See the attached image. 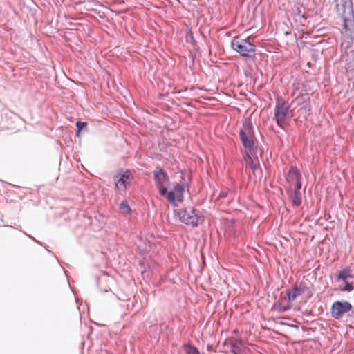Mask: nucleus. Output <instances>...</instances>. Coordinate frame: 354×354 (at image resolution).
Listing matches in <instances>:
<instances>
[{"label":"nucleus","mask_w":354,"mask_h":354,"mask_svg":"<svg viewBox=\"0 0 354 354\" xmlns=\"http://www.w3.org/2000/svg\"><path fill=\"white\" fill-rule=\"evenodd\" d=\"M154 184L160 195L165 198L173 206L177 207L183 201L184 185L175 183L173 189L168 191L171 182L168 174L162 169L153 171Z\"/></svg>","instance_id":"1"},{"label":"nucleus","mask_w":354,"mask_h":354,"mask_svg":"<svg viewBox=\"0 0 354 354\" xmlns=\"http://www.w3.org/2000/svg\"><path fill=\"white\" fill-rule=\"evenodd\" d=\"M239 138L244 147V158H250L257 152V140L254 127L250 119L246 118L239 132Z\"/></svg>","instance_id":"2"},{"label":"nucleus","mask_w":354,"mask_h":354,"mask_svg":"<svg viewBox=\"0 0 354 354\" xmlns=\"http://www.w3.org/2000/svg\"><path fill=\"white\" fill-rule=\"evenodd\" d=\"M337 12L344 21V28L348 35H354V19L351 0H335Z\"/></svg>","instance_id":"3"},{"label":"nucleus","mask_w":354,"mask_h":354,"mask_svg":"<svg viewBox=\"0 0 354 354\" xmlns=\"http://www.w3.org/2000/svg\"><path fill=\"white\" fill-rule=\"evenodd\" d=\"M292 117V113L290 109L288 102L278 97L276 100L274 115V120L280 128L285 129Z\"/></svg>","instance_id":"4"},{"label":"nucleus","mask_w":354,"mask_h":354,"mask_svg":"<svg viewBox=\"0 0 354 354\" xmlns=\"http://www.w3.org/2000/svg\"><path fill=\"white\" fill-rule=\"evenodd\" d=\"M174 214L186 225L197 226L203 221L201 212L196 209H180L174 211Z\"/></svg>","instance_id":"5"},{"label":"nucleus","mask_w":354,"mask_h":354,"mask_svg":"<svg viewBox=\"0 0 354 354\" xmlns=\"http://www.w3.org/2000/svg\"><path fill=\"white\" fill-rule=\"evenodd\" d=\"M231 46L234 50L241 56L250 59L254 55L255 46L247 39L234 37L231 41Z\"/></svg>","instance_id":"6"},{"label":"nucleus","mask_w":354,"mask_h":354,"mask_svg":"<svg viewBox=\"0 0 354 354\" xmlns=\"http://www.w3.org/2000/svg\"><path fill=\"white\" fill-rule=\"evenodd\" d=\"M352 308V305L348 301H335L331 307L332 317L335 319H340L343 315L350 311Z\"/></svg>","instance_id":"7"},{"label":"nucleus","mask_w":354,"mask_h":354,"mask_svg":"<svg viewBox=\"0 0 354 354\" xmlns=\"http://www.w3.org/2000/svg\"><path fill=\"white\" fill-rule=\"evenodd\" d=\"M353 279L354 276L352 274L351 270L344 269L339 271L337 276V280H341L344 283V286L340 288L341 290L351 292L354 289L353 284Z\"/></svg>","instance_id":"8"},{"label":"nucleus","mask_w":354,"mask_h":354,"mask_svg":"<svg viewBox=\"0 0 354 354\" xmlns=\"http://www.w3.org/2000/svg\"><path fill=\"white\" fill-rule=\"evenodd\" d=\"M131 178V174L129 170L121 171L115 174L113 178L116 188L122 191L125 190Z\"/></svg>","instance_id":"9"},{"label":"nucleus","mask_w":354,"mask_h":354,"mask_svg":"<svg viewBox=\"0 0 354 354\" xmlns=\"http://www.w3.org/2000/svg\"><path fill=\"white\" fill-rule=\"evenodd\" d=\"M308 290V286L305 282H300L299 286H295L293 288L292 292V299H295L297 297L302 295Z\"/></svg>","instance_id":"10"},{"label":"nucleus","mask_w":354,"mask_h":354,"mask_svg":"<svg viewBox=\"0 0 354 354\" xmlns=\"http://www.w3.org/2000/svg\"><path fill=\"white\" fill-rule=\"evenodd\" d=\"M232 352L234 354H241V346H243V341L241 339H233L230 342Z\"/></svg>","instance_id":"11"},{"label":"nucleus","mask_w":354,"mask_h":354,"mask_svg":"<svg viewBox=\"0 0 354 354\" xmlns=\"http://www.w3.org/2000/svg\"><path fill=\"white\" fill-rule=\"evenodd\" d=\"M301 179V174L295 167H291L287 175V180L289 181L297 180Z\"/></svg>","instance_id":"12"},{"label":"nucleus","mask_w":354,"mask_h":354,"mask_svg":"<svg viewBox=\"0 0 354 354\" xmlns=\"http://www.w3.org/2000/svg\"><path fill=\"white\" fill-rule=\"evenodd\" d=\"M292 203L294 205L299 206L301 204L302 196L301 192L295 191L291 196Z\"/></svg>","instance_id":"13"},{"label":"nucleus","mask_w":354,"mask_h":354,"mask_svg":"<svg viewBox=\"0 0 354 354\" xmlns=\"http://www.w3.org/2000/svg\"><path fill=\"white\" fill-rule=\"evenodd\" d=\"M183 349L185 351V354H200L198 350L190 344H185L183 346Z\"/></svg>","instance_id":"14"},{"label":"nucleus","mask_w":354,"mask_h":354,"mask_svg":"<svg viewBox=\"0 0 354 354\" xmlns=\"http://www.w3.org/2000/svg\"><path fill=\"white\" fill-rule=\"evenodd\" d=\"M246 161H248V165L253 172H255L259 168V162L257 160L255 162L253 160V156H251L250 158H245Z\"/></svg>","instance_id":"15"},{"label":"nucleus","mask_w":354,"mask_h":354,"mask_svg":"<svg viewBox=\"0 0 354 354\" xmlns=\"http://www.w3.org/2000/svg\"><path fill=\"white\" fill-rule=\"evenodd\" d=\"M120 209L123 214H127L131 212V208L126 201L121 202L120 204Z\"/></svg>","instance_id":"16"},{"label":"nucleus","mask_w":354,"mask_h":354,"mask_svg":"<svg viewBox=\"0 0 354 354\" xmlns=\"http://www.w3.org/2000/svg\"><path fill=\"white\" fill-rule=\"evenodd\" d=\"M76 127L79 131H81L87 127V123L85 122L78 121L76 122Z\"/></svg>","instance_id":"17"},{"label":"nucleus","mask_w":354,"mask_h":354,"mask_svg":"<svg viewBox=\"0 0 354 354\" xmlns=\"http://www.w3.org/2000/svg\"><path fill=\"white\" fill-rule=\"evenodd\" d=\"M301 179H299L297 180H295V191L300 192V189L301 188Z\"/></svg>","instance_id":"18"},{"label":"nucleus","mask_w":354,"mask_h":354,"mask_svg":"<svg viewBox=\"0 0 354 354\" xmlns=\"http://www.w3.org/2000/svg\"><path fill=\"white\" fill-rule=\"evenodd\" d=\"M286 296H287L289 301H292L295 299H292V292H290V291H287Z\"/></svg>","instance_id":"19"},{"label":"nucleus","mask_w":354,"mask_h":354,"mask_svg":"<svg viewBox=\"0 0 354 354\" xmlns=\"http://www.w3.org/2000/svg\"><path fill=\"white\" fill-rule=\"evenodd\" d=\"M226 196H227V193H226V192H222L220 194V195H219V196H220L221 198H225V197H226Z\"/></svg>","instance_id":"20"},{"label":"nucleus","mask_w":354,"mask_h":354,"mask_svg":"<svg viewBox=\"0 0 354 354\" xmlns=\"http://www.w3.org/2000/svg\"><path fill=\"white\" fill-rule=\"evenodd\" d=\"M288 308H289V307H286V306H284V307H283L282 308H281V309L279 310V311L284 312V311L287 310Z\"/></svg>","instance_id":"21"},{"label":"nucleus","mask_w":354,"mask_h":354,"mask_svg":"<svg viewBox=\"0 0 354 354\" xmlns=\"http://www.w3.org/2000/svg\"><path fill=\"white\" fill-rule=\"evenodd\" d=\"M29 237H30L31 239H33V241H35V242L38 243H40L38 241H37L35 239H34L32 236H30L29 235Z\"/></svg>","instance_id":"22"},{"label":"nucleus","mask_w":354,"mask_h":354,"mask_svg":"<svg viewBox=\"0 0 354 354\" xmlns=\"http://www.w3.org/2000/svg\"><path fill=\"white\" fill-rule=\"evenodd\" d=\"M76 135L77 136L80 137V131H79V130L77 129V131L76 133Z\"/></svg>","instance_id":"23"},{"label":"nucleus","mask_w":354,"mask_h":354,"mask_svg":"<svg viewBox=\"0 0 354 354\" xmlns=\"http://www.w3.org/2000/svg\"><path fill=\"white\" fill-rule=\"evenodd\" d=\"M281 324L284 325V324H285V323H283V322H281Z\"/></svg>","instance_id":"24"}]
</instances>
